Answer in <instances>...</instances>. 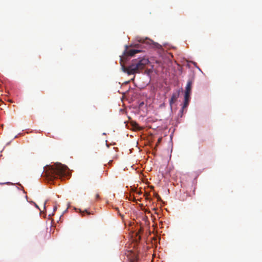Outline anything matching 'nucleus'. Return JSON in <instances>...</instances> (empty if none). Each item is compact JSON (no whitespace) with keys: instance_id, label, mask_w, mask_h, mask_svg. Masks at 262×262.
<instances>
[{"instance_id":"obj_1","label":"nucleus","mask_w":262,"mask_h":262,"mask_svg":"<svg viewBox=\"0 0 262 262\" xmlns=\"http://www.w3.org/2000/svg\"><path fill=\"white\" fill-rule=\"evenodd\" d=\"M42 174L51 180L59 178L64 181L66 177V168L64 165L60 163H55L53 165H47L44 167Z\"/></svg>"},{"instance_id":"obj_2","label":"nucleus","mask_w":262,"mask_h":262,"mask_svg":"<svg viewBox=\"0 0 262 262\" xmlns=\"http://www.w3.org/2000/svg\"><path fill=\"white\" fill-rule=\"evenodd\" d=\"M149 62L148 59L145 57H139L133 59L129 66H123L122 68L123 71L128 75H133L142 72Z\"/></svg>"},{"instance_id":"obj_3","label":"nucleus","mask_w":262,"mask_h":262,"mask_svg":"<svg viewBox=\"0 0 262 262\" xmlns=\"http://www.w3.org/2000/svg\"><path fill=\"white\" fill-rule=\"evenodd\" d=\"M141 52V50H136V49H128L126 48L124 52V56L123 58H126L127 57L133 56L135 54L139 53Z\"/></svg>"},{"instance_id":"obj_4","label":"nucleus","mask_w":262,"mask_h":262,"mask_svg":"<svg viewBox=\"0 0 262 262\" xmlns=\"http://www.w3.org/2000/svg\"><path fill=\"white\" fill-rule=\"evenodd\" d=\"M180 94V91H177L176 92L173 93L172 95L171 98L169 101V104L171 107H172V105L174 103H175L177 99L178 98Z\"/></svg>"},{"instance_id":"obj_5","label":"nucleus","mask_w":262,"mask_h":262,"mask_svg":"<svg viewBox=\"0 0 262 262\" xmlns=\"http://www.w3.org/2000/svg\"><path fill=\"white\" fill-rule=\"evenodd\" d=\"M190 94H185L184 95V104L182 107V110H183L185 108L187 107L189 104L190 101Z\"/></svg>"},{"instance_id":"obj_6","label":"nucleus","mask_w":262,"mask_h":262,"mask_svg":"<svg viewBox=\"0 0 262 262\" xmlns=\"http://www.w3.org/2000/svg\"><path fill=\"white\" fill-rule=\"evenodd\" d=\"M192 84V82L191 80L188 81L186 86L185 94H188L190 95L191 91Z\"/></svg>"},{"instance_id":"obj_7","label":"nucleus","mask_w":262,"mask_h":262,"mask_svg":"<svg viewBox=\"0 0 262 262\" xmlns=\"http://www.w3.org/2000/svg\"><path fill=\"white\" fill-rule=\"evenodd\" d=\"M69 171L70 169L67 166V179H68V178H69L71 176V173Z\"/></svg>"},{"instance_id":"obj_8","label":"nucleus","mask_w":262,"mask_h":262,"mask_svg":"<svg viewBox=\"0 0 262 262\" xmlns=\"http://www.w3.org/2000/svg\"><path fill=\"white\" fill-rule=\"evenodd\" d=\"M137 257L136 256H134V257L133 258V259L131 260L130 262H137Z\"/></svg>"},{"instance_id":"obj_9","label":"nucleus","mask_w":262,"mask_h":262,"mask_svg":"<svg viewBox=\"0 0 262 262\" xmlns=\"http://www.w3.org/2000/svg\"><path fill=\"white\" fill-rule=\"evenodd\" d=\"M96 199H99V194H96L95 196Z\"/></svg>"},{"instance_id":"obj_10","label":"nucleus","mask_w":262,"mask_h":262,"mask_svg":"<svg viewBox=\"0 0 262 262\" xmlns=\"http://www.w3.org/2000/svg\"><path fill=\"white\" fill-rule=\"evenodd\" d=\"M4 183H0V184H4Z\"/></svg>"}]
</instances>
